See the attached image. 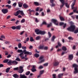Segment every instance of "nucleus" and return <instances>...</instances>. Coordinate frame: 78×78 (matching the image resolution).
I'll list each match as a JSON object with an SVG mask.
<instances>
[{
    "mask_svg": "<svg viewBox=\"0 0 78 78\" xmlns=\"http://www.w3.org/2000/svg\"><path fill=\"white\" fill-rule=\"evenodd\" d=\"M15 60L16 61H20V59L18 57L16 58Z\"/></svg>",
    "mask_w": 78,
    "mask_h": 78,
    "instance_id": "44",
    "label": "nucleus"
},
{
    "mask_svg": "<svg viewBox=\"0 0 78 78\" xmlns=\"http://www.w3.org/2000/svg\"><path fill=\"white\" fill-rule=\"evenodd\" d=\"M34 3L36 6H39V3L37 2H34Z\"/></svg>",
    "mask_w": 78,
    "mask_h": 78,
    "instance_id": "36",
    "label": "nucleus"
},
{
    "mask_svg": "<svg viewBox=\"0 0 78 78\" xmlns=\"http://www.w3.org/2000/svg\"><path fill=\"white\" fill-rule=\"evenodd\" d=\"M75 71L74 72V73H78V68H75Z\"/></svg>",
    "mask_w": 78,
    "mask_h": 78,
    "instance_id": "24",
    "label": "nucleus"
},
{
    "mask_svg": "<svg viewBox=\"0 0 78 78\" xmlns=\"http://www.w3.org/2000/svg\"><path fill=\"white\" fill-rule=\"evenodd\" d=\"M65 5L66 6L67 8H69L70 7L69 4H68V3H65Z\"/></svg>",
    "mask_w": 78,
    "mask_h": 78,
    "instance_id": "29",
    "label": "nucleus"
},
{
    "mask_svg": "<svg viewBox=\"0 0 78 78\" xmlns=\"http://www.w3.org/2000/svg\"><path fill=\"white\" fill-rule=\"evenodd\" d=\"M18 64V62L16 61L12 60V64L17 65Z\"/></svg>",
    "mask_w": 78,
    "mask_h": 78,
    "instance_id": "20",
    "label": "nucleus"
},
{
    "mask_svg": "<svg viewBox=\"0 0 78 78\" xmlns=\"http://www.w3.org/2000/svg\"><path fill=\"white\" fill-rule=\"evenodd\" d=\"M35 31L36 33L37 34H40V33L41 32V30H39V29H36L35 30Z\"/></svg>",
    "mask_w": 78,
    "mask_h": 78,
    "instance_id": "14",
    "label": "nucleus"
},
{
    "mask_svg": "<svg viewBox=\"0 0 78 78\" xmlns=\"http://www.w3.org/2000/svg\"><path fill=\"white\" fill-rule=\"evenodd\" d=\"M18 47L19 48H21V47H22V44L20 43L18 44Z\"/></svg>",
    "mask_w": 78,
    "mask_h": 78,
    "instance_id": "34",
    "label": "nucleus"
},
{
    "mask_svg": "<svg viewBox=\"0 0 78 78\" xmlns=\"http://www.w3.org/2000/svg\"><path fill=\"white\" fill-rule=\"evenodd\" d=\"M44 70H41V71L40 72V74L41 75H42V74H43V73H44Z\"/></svg>",
    "mask_w": 78,
    "mask_h": 78,
    "instance_id": "40",
    "label": "nucleus"
},
{
    "mask_svg": "<svg viewBox=\"0 0 78 78\" xmlns=\"http://www.w3.org/2000/svg\"><path fill=\"white\" fill-rule=\"evenodd\" d=\"M9 61V60L8 59H6L3 61V62H4V63H6V62H8Z\"/></svg>",
    "mask_w": 78,
    "mask_h": 78,
    "instance_id": "35",
    "label": "nucleus"
},
{
    "mask_svg": "<svg viewBox=\"0 0 78 78\" xmlns=\"http://www.w3.org/2000/svg\"><path fill=\"white\" fill-rule=\"evenodd\" d=\"M35 22H37V23L38 22H39V20H38L37 19V18H35Z\"/></svg>",
    "mask_w": 78,
    "mask_h": 78,
    "instance_id": "47",
    "label": "nucleus"
},
{
    "mask_svg": "<svg viewBox=\"0 0 78 78\" xmlns=\"http://www.w3.org/2000/svg\"><path fill=\"white\" fill-rule=\"evenodd\" d=\"M48 48L47 47H44V49L43 50H48Z\"/></svg>",
    "mask_w": 78,
    "mask_h": 78,
    "instance_id": "50",
    "label": "nucleus"
},
{
    "mask_svg": "<svg viewBox=\"0 0 78 78\" xmlns=\"http://www.w3.org/2000/svg\"><path fill=\"white\" fill-rule=\"evenodd\" d=\"M41 39V37L38 36L36 37V40L37 41H38V40H39L40 39Z\"/></svg>",
    "mask_w": 78,
    "mask_h": 78,
    "instance_id": "32",
    "label": "nucleus"
},
{
    "mask_svg": "<svg viewBox=\"0 0 78 78\" xmlns=\"http://www.w3.org/2000/svg\"><path fill=\"white\" fill-rule=\"evenodd\" d=\"M74 33H78V29H77V30H76L75 31H74Z\"/></svg>",
    "mask_w": 78,
    "mask_h": 78,
    "instance_id": "60",
    "label": "nucleus"
},
{
    "mask_svg": "<svg viewBox=\"0 0 78 78\" xmlns=\"http://www.w3.org/2000/svg\"><path fill=\"white\" fill-rule=\"evenodd\" d=\"M48 34H49V37H51V34L50 33V32H48Z\"/></svg>",
    "mask_w": 78,
    "mask_h": 78,
    "instance_id": "56",
    "label": "nucleus"
},
{
    "mask_svg": "<svg viewBox=\"0 0 78 78\" xmlns=\"http://www.w3.org/2000/svg\"><path fill=\"white\" fill-rule=\"evenodd\" d=\"M59 18L61 21H64L65 20V19H64V17L62 16H60Z\"/></svg>",
    "mask_w": 78,
    "mask_h": 78,
    "instance_id": "26",
    "label": "nucleus"
},
{
    "mask_svg": "<svg viewBox=\"0 0 78 78\" xmlns=\"http://www.w3.org/2000/svg\"><path fill=\"white\" fill-rule=\"evenodd\" d=\"M62 48L63 51H66L67 50V48L65 46H63Z\"/></svg>",
    "mask_w": 78,
    "mask_h": 78,
    "instance_id": "25",
    "label": "nucleus"
},
{
    "mask_svg": "<svg viewBox=\"0 0 78 78\" xmlns=\"http://www.w3.org/2000/svg\"><path fill=\"white\" fill-rule=\"evenodd\" d=\"M58 45L59 47H61V44L59 42L58 43Z\"/></svg>",
    "mask_w": 78,
    "mask_h": 78,
    "instance_id": "63",
    "label": "nucleus"
},
{
    "mask_svg": "<svg viewBox=\"0 0 78 78\" xmlns=\"http://www.w3.org/2000/svg\"><path fill=\"white\" fill-rule=\"evenodd\" d=\"M8 51H6L5 52V55H8Z\"/></svg>",
    "mask_w": 78,
    "mask_h": 78,
    "instance_id": "64",
    "label": "nucleus"
},
{
    "mask_svg": "<svg viewBox=\"0 0 78 78\" xmlns=\"http://www.w3.org/2000/svg\"><path fill=\"white\" fill-rule=\"evenodd\" d=\"M75 3H76V0H74V2L73 3L72 5V9L76 10L77 9V7H74V5H75Z\"/></svg>",
    "mask_w": 78,
    "mask_h": 78,
    "instance_id": "7",
    "label": "nucleus"
},
{
    "mask_svg": "<svg viewBox=\"0 0 78 78\" xmlns=\"http://www.w3.org/2000/svg\"><path fill=\"white\" fill-rule=\"evenodd\" d=\"M32 66V68L31 69V70L32 71V72H36V69L35 66L33 65Z\"/></svg>",
    "mask_w": 78,
    "mask_h": 78,
    "instance_id": "10",
    "label": "nucleus"
},
{
    "mask_svg": "<svg viewBox=\"0 0 78 78\" xmlns=\"http://www.w3.org/2000/svg\"><path fill=\"white\" fill-rule=\"evenodd\" d=\"M2 11L4 14H6V13H7L8 12V10L6 9H3Z\"/></svg>",
    "mask_w": 78,
    "mask_h": 78,
    "instance_id": "9",
    "label": "nucleus"
},
{
    "mask_svg": "<svg viewBox=\"0 0 78 78\" xmlns=\"http://www.w3.org/2000/svg\"><path fill=\"white\" fill-rule=\"evenodd\" d=\"M23 6L24 8H27L28 7V6L27 5V4H23Z\"/></svg>",
    "mask_w": 78,
    "mask_h": 78,
    "instance_id": "28",
    "label": "nucleus"
},
{
    "mask_svg": "<svg viewBox=\"0 0 78 78\" xmlns=\"http://www.w3.org/2000/svg\"><path fill=\"white\" fill-rule=\"evenodd\" d=\"M29 39H30V38L29 37H28L26 38V41L27 42H28V41H29Z\"/></svg>",
    "mask_w": 78,
    "mask_h": 78,
    "instance_id": "62",
    "label": "nucleus"
},
{
    "mask_svg": "<svg viewBox=\"0 0 78 78\" xmlns=\"http://www.w3.org/2000/svg\"><path fill=\"white\" fill-rule=\"evenodd\" d=\"M23 54V52H21L19 54V56H20V57L22 59H25V61H27V60H28V58L25 57L24 56H22V55Z\"/></svg>",
    "mask_w": 78,
    "mask_h": 78,
    "instance_id": "6",
    "label": "nucleus"
},
{
    "mask_svg": "<svg viewBox=\"0 0 78 78\" xmlns=\"http://www.w3.org/2000/svg\"><path fill=\"white\" fill-rule=\"evenodd\" d=\"M44 55H41L39 59L40 61H41L40 62H38V64H40L41 63H42V62H44L45 61V59H44Z\"/></svg>",
    "mask_w": 78,
    "mask_h": 78,
    "instance_id": "5",
    "label": "nucleus"
},
{
    "mask_svg": "<svg viewBox=\"0 0 78 78\" xmlns=\"http://www.w3.org/2000/svg\"><path fill=\"white\" fill-rule=\"evenodd\" d=\"M44 46L43 45H40L38 47V48L40 50H44Z\"/></svg>",
    "mask_w": 78,
    "mask_h": 78,
    "instance_id": "13",
    "label": "nucleus"
},
{
    "mask_svg": "<svg viewBox=\"0 0 78 78\" xmlns=\"http://www.w3.org/2000/svg\"><path fill=\"white\" fill-rule=\"evenodd\" d=\"M52 4H50V6L52 8V7H53V6H55V5L54 4H53V3H52Z\"/></svg>",
    "mask_w": 78,
    "mask_h": 78,
    "instance_id": "49",
    "label": "nucleus"
},
{
    "mask_svg": "<svg viewBox=\"0 0 78 78\" xmlns=\"http://www.w3.org/2000/svg\"><path fill=\"white\" fill-rule=\"evenodd\" d=\"M42 24L43 25H47V23L45 21H44L42 23Z\"/></svg>",
    "mask_w": 78,
    "mask_h": 78,
    "instance_id": "58",
    "label": "nucleus"
},
{
    "mask_svg": "<svg viewBox=\"0 0 78 78\" xmlns=\"http://www.w3.org/2000/svg\"><path fill=\"white\" fill-rule=\"evenodd\" d=\"M66 25H67V24H66V23L64 24L63 26V27L64 28H66Z\"/></svg>",
    "mask_w": 78,
    "mask_h": 78,
    "instance_id": "57",
    "label": "nucleus"
},
{
    "mask_svg": "<svg viewBox=\"0 0 78 78\" xmlns=\"http://www.w3.org/2000/svg\"><path fill=\"white\" fill-rule=\"evenodd\" d=\"M45 31H42L41 30L40 34H41L42 35H44L45 34Z\"/></svg>",
    "mask_w": 78,
    "mask_h": 78,
    "instance_id": "22",
    "label": "nucleus"
},
{
    "mask_svg": "<svg viewBox=\"0 0 78 78\" xmlns=\"http://www.w3.org/2000/svg\"><path fill=\"white\" fill-rule=\"evenodd\" d=\"M59 62H55L54 63L53 65L54 66H58L59 65Z\"/></svg>",
    "mask_w": 78,
    "mask_h": 78,
    "instance_id": "18",
    "label": "nucleus"
},
{
    "mask_svg": "<svg viewBox=\"0 0 78 78\" xmlns=\"http://www.w3.org/2000/svg\"><path fill=\"white\" fill-rule=\"evenodd\" d=\"M51 21L56 25H58V21L57 20L52 19L51 20Z\"/></svg>",
    "mask_w": 78,
    "mask_h": 78,
    "instance_id": "8",
    "label": "nucleus"
},
{
    "mask_svg": "<svg viewBox=\"0 0 78 78\" xmlns=\"http://www.w3.org/2000/svg\"><path fill=\"white\" fill-rule=\"evenodd\" d=\"M73 66L75 69H77L78 68V65L76 64H73Z\"/></svg>",
    "mask_w": 78,
    "mask_h": 78,
    "instance_id": "19",
    "label": "nucleus"
},
{
    "mask_svg": "<svg viewBox=\"0 0 78 78\" xmlns=\"http://www.w3.org/2000/svg\"><path fill=\"white\" fill-rule=\"evenodd\" d=\"M21 28V26L19 25L17 26L16 27V29H17V30H20V28Z\"/></svg>",
    "mask_w": 78,
    "mask_h": 78,
    "instance_id": "31",
    "label": "nucleus"
},
{
    "mask_svg": "<svg viewBox=\"0 0 78 78\" xmlns=\"http://www.w3.org/2000/svg\"><path fill=\"white\" fill-rule=\"evenodd\" d=\"M16 5H17V3H13V6H14V7H15V6H16Z\"/></svg>",
    "mask_w": 78,
    "mask_h": 78,
    "instance_id": "59",
    "label": "nucleus"
},
{
    "mask_svg": "<svg viewBox=\"0 0 78 78\" xmlns=\"http://www.w3.org/2000/svg\"><path fill=\"white\" fill-rule=\"evenodd\" d=\"M20 78H27V76H26L25 74H20Z\"/></svg>",
    "mask_w": 78,
    "mask_h": 78,
    "instance_id": "11",
    "label": "nucleus"
},
{
    "mask_svg": "<svg viewBox=\"0 0 78 78\" xmlns=\"http://www.w3.org/2000/svg\"><path fill=\"white\" fill-rule=\"evenodd\" d=\"M11 28H12V30H16V27L15 26H12L11 27Z\"/></svg>",
    "mask_w": 78,
    "mask_h": 78,
    "instance_id": "52",
    "label": "nucleus"
},
{
    "mask_svg": "<svg viewBox=\"0 0 78 78\" xmlns=\"http://www.w3.org/2000/svg\"><path fill=\"white\" fill-rule=\"evenodd\" d=\"M34 56L36 58H38V57L39 56V55L37 53H36L35 54H34Z\"/></svg>",
    "mask_w": 78,
    "mask_h": 78,
    "instance_id": "37",
    "label": "nucleus"
},
{
    "mask_svg": "<svg viewBox=\"0 0 78 78\" xmlns=\"http://www.w3.org/2000/svg\"><path fill=\"white\" fill-rule=\"evenodd\" d=\"M1 38H2L3 39H5V36L2 35L0 36Z\"/></svg>",
    "mask_w": 78,
    "mask_h": 78,
    "instance_id": "53",
    "label": "nucleus"
},
{
    "mask_svg": "<svg viewBox=\"0 0 78 78\" xmlns=\"http://www.w3.org/2000/svg\"><path fill=\"white\" fill-rule=\"evenodd\" d=\"M30 72L29 71L25 73V75H30Z\"/></svg>",
    "mask_w": 78,
    "mask_h": 78,
    "instance_id": "41",
    "label": "nucleus"
},
{
    "mask_svg": "<svg viewBox=\"0 0 78 78\" xmlns=\"http://www.w3.org/2000/svg\"><path fill=\"white\" fill-rule=\"evenodd\" d=\"M56 74H53L52 75L53 78H56Z\"/></svg>",
    "mask_w": 78,
    "mask_h": 78,
    "instance_id": "55",
    "label": "nucleus"
},
{
    "mask_svg": "<svg viewBox=\"0 0 78 78\" xmlns=\"http://www.w3.org/2000/svg\"><path fill=\"white\" fill-rule=\"evenodd\" d=\"M63 75H64V73H63L59 74L58 75V78H62Z\"/></svg>",
    "mask_w": 78,
    "mask_h": 78,
    "instance_id": "17",
    "label": "nucleus"
},
{
    "mask_svg": "<svg viewBox=\"0 0 78 78\" xmlns=\"http://www.w3.org/2000/svg\"><path fill=\"white\" fill-rule=\"evenodd\" d=\"M13 76L15 78H19V75L17 74H14L13 75Z\"/></svg>",
    "mask_w": 78,
    "mask_h": 78,
    "instance_id": "23",
    "label": "nucleus"
},
{
    "mask_svg": "<svg viewBox=\"0 0 78 78\" xmlns=\"http://www.w3.org/2000/svg\"><path fill=\"white\" fill-rule=\"evenodd\" d=\"M11 55L9 54V55L7 57V58H10V57H11Z\"/></svg>",
    "mask_w": 78,
    "mask_h": 78,
    "instance_id": "61",
    "label": "nucleus"
},
{
    "mask_svg": "<svg viewBox=\"0 0 78 78\" xmlns=\"http://www.w3.org/2000/svg\"><path fill=\"white\" fill-rule=\"evenodd\" d=\"M17 52H18V53H23V51H22V50L18 49L17 50Z\"/></svg>",
    "mask_w": 78,
    "mask_h": 78,
    "instance_id": "38",
    "label": "nucleus"
},
{
    "mask_svg": "<svg viewBox=\"0 0 78 78\" xmlns=\"http://www.w3.org/2000/svg\"><path fill=\"white\" fill-rule=\"evenodd\" d=\"M18 3L19 7L20 8L22 7V5H23V3L21 2H19Z\"/></svg>",
    "mask_w": 78,
    "mask_h": 78,
    "instance_id": "21",
    "label": "nucleus"
},
{
    "mask_svg": "<svg viewBox=\"0 0 78 78\" xmlns=\"http://www.w3.org/2000/svg\"><path fill=\"white\" fill-rule=\"evenodd\" d=\"M68 39H69V40H73V38L71 37H68Z\"/></svg>",
    "mask_w": 78,
    "mask_h": 78,
    "instance_id": "48",
    "label": "nucleus"
},
{
    "mask_svg": "<svg viewBox=\"0 0 78 78\" xmlns=\"http://www.w3.org/2000/svg\"><path fill=\"white\" fill-rule=\"evenodd\" d=\"M52 25V24H51V23H50V24H47V27H48V28H49L51 27Z\"/></svg>",
    "mask_w": 78,
    "mask_h": 78,
    "instance_id": "33",
    "label": "nucleus"
},
{
    "mask_svg": "<svg viewBox=\"0 0 78 78\" xmlns=\"http://www.w3.org/2000/svg\"><path fill=\"white\" fill-rule=\"evenodd\" d=\"M11 69L10 68H7L6 69V71H5V72H6V73H8V72H9V70H10V69Z\"/></svg>",
    "mask_w": 78,
    "mask_h": 78,
    "instance_id": "30",
    "label": "nucleus"
},
{
    "mask_svg": "<svg viewBox=\"0 0 78 78\" xmlns=\"http://www.w3.org/2000/svg\"><path fill=\"white\" fill-rule=\"evenodd\" d=\"M5 43L6 44H11V43L9 41H6L5 42Z\"/></svg>",
    "mask_w": 78,
    "mask_h": 78,
    "instance_id": "39",
    "label": "nucleus"
},
{
    "mask_svg": "<svg viewBox=\"0 0 78 78\" xmlns=\"http://www.w3.org/2000/svg\"><path fill=\"white\" fill-rule=\"evenodd\" d=\"M13 70L15 71L17 70V71L18 72V70H19V68L18 67L16 68H15L13 69Z\"/></svg>",
    "mask_w": 78,
    "mask_h": 78,
    "instance_id": "43",
    "label": "nucleus"
},
{
    "mask_svg": "<svg viewBox=\"0 0 78 78\" xmlns=\"http://www.w3.org/2000/svg\"><path fill=\"white\" fill-rule=\"evenodd\" d=\"M30 41L31 42H33V41H34V39H33V37H31L30 39Z\"/></svg>",
    "mask_w": 78,
    "mask_h": 78,
    "instance_id": "46",
    "label": "nucleus"
},
{
    "mask_svg": "<svg viewBox=\"0 0 78 78\" xmlns=\"http://www.w3.org/2000/svg\"><path fill=\"white\" fill-rule=\"evenodd\" d=\"M76 27L75 26L73 25H71L70 27L67 28V30L69 31L73 32V31H75Z\"/></svg>",
    "mask_w": 78,
    "mask_h": 78,
    "instance_id": "2",
    "label": "nucleus"
},
{
    "mask_svg": "<svg viewBox=\"0 0 78 78\" xmlns=\"http://www.w3.org/2000/svg\"><path fill=\"white\" fill-rule=\"evenodd\" d=\"M43 68H44V67H43V66H40L39 67H38V69H43Z\"/></svg>",
    "mask_w": 78,
    "mask_h": 78,
    "instance_id": "51",
    "label": "nucleus"
},
{
    "mask_svg": "<svg viewBox=\"0 0 78 78\" xmlns=\"http://www.w3.org/2000/svg\"><path fill=\"white\" fill-rule=\"evenodd\" d=\"M48 63H46L43 64V66H45V67H47V66H48Z\"/></svg>",
    "mask_w": 78,
    "mask_h": 78,
    "instance_id": "45",
    "label": "nucleus"
},
{
    "mask_svg": "<svg viewBox=\"0 0 78 78\" xmlns=\"http://www.w3.org/2000/svg\"><path fill=\"white\" fill-rule=\"evenodd\" d=\"M22 15L23 16H24V13H23V12L22 11H20V10H19L18 11H17L16 13H14V15L15 16H17L19 14Z\"/></svg>",
    "mask_w": 78,
    "mask_h": 78,
    "instance_id": "3",
    "label": "nucleus"
},
{
    "mask_svg": "<svg viewBox=\"0 0 78 78\" xmlns=\"http://www.w3.org/2000/svg\"><path fill=\"white\" fill-rule=\"evenodd\" d=\"M64 23L63 22H60L59 23V25L60 26H62V25H63Z\"/></svg>",
    "mask_w": 78,
    "mask_h": 78,
    "instance_id": "54",
    "label": "nucleus"
},
{
    "mask_svg": "<svg viewBox=\"0 0 78 78\" xmlns=\"http://www.w3.org/2000/svg\"><path fill=\"white\" fill-rule=\"evenodd\" d=\"M59 1L62 3V5H60V8H62L64 5V0H59Z\"/></svg>",
    "mask_w": 78,
    "mask_h": 78,
    "instance_id": "12",
    "label": "nucleus"
},
{
    "mask_svg": "<svg viewBox=\"0 0 78 78\" xmlns=\"http://www.w3.org/2000/svg\"><path fill=\"white\" fill-rule=\"evenodd\" d=\"M7 64H8V65H10V66L12 65V60H10L7 62Z\"/></svg>",
    "mask_w": 78,
    "mask_h": 78,
    "instance_id": "16",
    "label": "nucleus"
},
{
    "mask_svg": "<svg viewBox=\"0 0 78 78\" xmlns=\"http://www.w3.org/2000/svg\"><path fill=\"white\" fill-rule=\"evenodd\" d=\"M73 58V55H70L69 56V60H72Z\"/></svg>",
    "mask_w": 78,
    "mask_h": 78,
    "instance_id": "15",
    "label": "nucleus"
},
{
    "mask_svg": "<svg viewBox=\"0 0 78 78\" xmlns=\"http://www.w3.org/2000/svg\"><path fill=\"white\" fill-rule=\"evenodd\" d=\"M24 71V69H23V67L22 66H20L19 67L18 70V72L19 73H22L23 71Z\"/></svg>",
    "mask_w": 78,
    "mask_h": 78,
    "instance_id": "4",
    "label": "nucleus"
},
{
    "mask_svg": "<svg viewBox=\"0 0 78 78\" xmlns=\"http://www.w3.org/2000/svg\"><path fill=\"white\" fill-rule=\"evenodd\" d=\"M22 49L24 50L23 52H24V55H31L32 53L31 52H29L27 51V47L26 46H22Z\"/></svg>",
    "mask_w": 78,
    "mask_h": 78,
    "instance_id": "1",
    "label": "nucleus"
},
{
    "mask_svg": "<svg viewBox=\"0 0 78 78\" xmlns=\"http://www.w3.org/2000/svg\"><path fill=\"white\" fill-rule=\"evenodd\" d=\"M55 38L56 37L55 36V35L53 36L51 40V41H52V42L55 41Z\"/></svg>",
    "mask_w": 78,
    "mask_h": 78,
    "instance_id": "27",
    "label": "nucleus"
},
{
    "mask_svg": "<svg viewBox=\"0 0 78 78\" xmlns=\"http://www.w3.org/2000/svg\"><path fill=\"white\" fill-rule=\"evenodd\" d=\"M25 22V20L24 19H23L21 21V23H24Z\"/></svg>",
    "mask_w": 78,
    "mask_h": 78,
    "instance_id": "42",
    "label": "nucleus"
}]
</instances>
